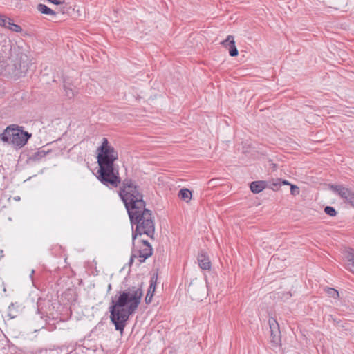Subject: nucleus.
<instances>
[{
  "label": "nucleus",
  "instance_id": "f257e3e1",
  "mask_svg": "<svg viewBox=\"0 0 354 354\" xmlns=\"http://www.w3.org/2000/svg\"><path fill=\"white\" fill-rule=\"evenodd\" d=\"M142 295L141 287L134 286L120 292L118 299L112 300L110 318L117 330H124L126 322L138 307Z\"/></svg>",
  "mask_w": 354,
  "mask_h": 354
},
{
  "label": "nucleus",
  "instance_id": "f03ea898",
  "mask_svg": "<svg viewBox=\"0 0 354 354\" xmlns=\"http://www.w3.org/2000/svg\"><path fill=\"white\" fill-rule=\"evenodd\" d=\"M118 159V151L104 138L97 149V162L99 166L97 178L107 187H118L121 183L118 167L115 162Z\"/></svg>",
  "mask_w": 354,
  "mask_h": 354
},
{
  "label": "nucleus",
  "instance_id": "7ed1b4c3",
  "mask_svg": "<svg viewBox=\"0 0 354 354\" xmlns=\"http://www.w3.org/2000/svg\"><path fill=\"white\" fill-rule=\"evenodd\" d=\"M128 214L131 223L136 225L135 230L133 232V244L138 236L146 234L153 239L155 232V225L151 211L145 208L144 205L141 208L131 207Z\"/></svg>",
  "mask_w": 354,
  "mask_h": 354
},
{
  "label": "nucleus",
  "instance_id": "20e7f679",
  "mask_svg": "<svg viewBox=\"0 0 354 354\" xmlns=\"http://www.w3.org/2000/svg\"><path fill=\"white\" fill-rule=\"evenodd\" d=\"M119 195L129 212L132 207L141 208L145 202L140 187L131 179L126 178L122 181L120 187Z\"/></svg>",
  "mask_w": 354,
  "mask_h": 354
},
{
  "label": "nucleus",
  "instance_id": "39448f33",
  "mask_svg": "<svg viewBox=\"0 0 354 354\" xmlns=\"http://www.w3.org/2000/svg\"><path fill=\"white\" fill-rule=\"evenodd\" d=\"M30 137L31 133L24 131L16 125L8 127L0 135V138L3 142H10L13 145L19 148L24 147Z\"/></svg>",
  "mask_w": 354,
  "mask_h": 354
},
{
  "label": "nucleus",
  "instance_id": "423d86ee",
  "mask_svg": "<svg viewBox=\"0 0 354 354\" xmlns=\"http://www.w3.org/2000/svg\"><path fill=\"white\" fill-rule=\"evenodd\" d=\"M141 243L142 245L140 249H133L129 261L130 265L133 263L134 259H138L140 263L152 255L153 250L149 243L145 240H142Z\"/></svg>",
  "mask_w": 354,
  "mask_h": 354
},
{
  "label": "nucleus",
  "instance_id": "0eeeda50",
  "mask_svg": "<svg viewBox=\"0 0 354 354\" xmlns=\"http://www.w3.org/2000/svg\"><path fill=\"white\" fill-rule=\"evenodd\" d=\"M331 189L337 192L343 199L354 207V192L342 185H331Z\"/></svg>",
  "mask_w": 354,
  "mask_h": 354
},
{
  "label": "nucleus",
  "instance_id": "6e6552de",
  "mask_svg": "<svg viewBox=\"0 0 354 354\" xmlns=\"http://www.w3.org/2000/svg\"><path fill=\"white\" fill-rule=\"evenodd\" d=\"M221 44L226 48L229 49V54L232 57L238 55V50L235 46L234 36L228 35L227 38L221 42Z\"/></svg>",
  "mask_w": 354,
  "mask_h": 354
},
{
  "label": "nucleus",
  "instance_id": "1a4fd4ad",
  "mask_svg": "<svg viewBox=\"0 0 354 354\" xmlns=\"http://www.w3.org/2000/svg\"><path fill=\"white\" fill-rule=\"evenodd\" d=\"M37 9L38 11H39L42 14L51 15V16H55L57 13H65L64 7L60 8L58 11H55L53 9L48 8L47 6L39 3L37 6Z\"/></svg>",
  "mask_w": 354,
  "mask_h": 354
},
{
  "label": "nucleus",
  "instance_id": "9d476101",
  "mask_svg": "<svg viewBox=\"0 0 354 354\" xmlns=\"http://www.w3.org/2000/svg\"><path fill=\"white\" fill-rule=\"evenodd\" d=\"M198 261L199 267L202 270H209L211 268V262L209 259V257L205 254V252H201L198 254Z\"/></svg>",
  "mask_w": 354,
  "mask_h": 354
},
{
  "label": "nucleus",
  "instance_id": "9b49d317",
  "mask_svg": "<svg viewBox=\"0 0 354 354\" xmlns=\"http://www.w3.org/2000/svg\"><path fill=\"white\" fill-rule=\"evenodd\" d=\"M345 257L348 261L346 268L354 274V250L351 248L347 250Z\"/></svg>",
  "mask_w": 354,
  "mask_h": 354
},
{
  "label": "nucleus",
  "instance_id": "f8f14e48",
  "mask_svg": "<svg viewBox=\"0 0 354 354\" xmlns=\"http://www.w3.org/2000/svg\"><path fill=\"white\" fill-rule=\"evenodd\" d=\"M266 181H254L250 183V187L251 191L254 194H258L266 187Z\"/></svg>",
  "mask_w": 354,
  "mask_h": 354
},
{
  "label": "nucleus",
  "instance_id": "ddd939ff",
  "mask_svg": "<svg viewBox=\"0 0 354 354\" xmlns=\"http://www.w3.org/2000/svg\"><path fill=\"white\" fill-rule=\"evenodd\" d=\"M156 281L151 278L150 281V286L149 287L147 295L145 297V302L146 304H149L151 301L152 297L153 296V293L155 292L156 288Z\"/></svg>",
  "mask_w": 354,
  "mask_h": 354
},
{
  "label": "nucleus",
  "instance_id": "4468645a",
  "mask_svg": "<svg viewBox=\"0 0 354 354\" xmlns=\"http://www.w3.org/2000/svg\"><path fill=\"white\" fill-rule=\"evenodd\" d=\"M198 287L200 288L199 290L204 291L205 286L203 282L198 281L196 279L193 280L189 285L188 286V291L190 292H194L196 290V288Z\"/></svg>",
  "mask_w": 354,
  "mask_h": 354
},
{
  "label": "nucleus",
  "instance_id": "2eb2a0df",
  "mask_svg": "<svg viewBox=\"0 0 354 354\" xmlns=\"http://www.w3.org/2000/svg\"><path fill=\"white\" fill-rule=\"evenodd\" d=\"M192 192L189 189L187 188L181 189L178 192V196L180 199L185 201L188 203L192 199Z\"/></svg>",
  "mask_w": 354,
  "mask_h": 354
},
{
  "label": "nucleus",
  "instance_id": "dca6fc26",
  "mask_svg": "<svg viewBox=\"0 0 354 354\" xmlns=\"http://www.w3.org/2000/svg\"><path fill=\"white\" fill-rule=\"evenodd\" d=\"M281 185H291L288 181L284 180H281V179H277L275 181H273L270 185V187L273 190H277Z\"/></svg>",
  "mask_w": 354,
  "mask_h": 354
},
{
  "label": "nucleus",
  "instance_id": "f3484780",
  "mask_svg": "<svg viewBox=\"0 0 354 354\" xmlns=\"http://www.w3.org/2000/svg\"><path fill=\"white\" fill-rule=\"evenodd\" d=\"M280 333H280L279 330H277V333L274 330H270V335H271V338H272L271 342L274 345H277L280 342V340H281Z\"/></svg>",
  "mask_w": 354,
  "mask_h": 354
},
{
  "label": "nucleus",
  "instance_id": "a211bd4d",
  "mask_svg": "<svg viewBox=\"0 0 354 354\" xmlns=\"http://www.w3.org/2000/svg\"><path fill=\"white\" fill-rule=\"evenodd\" d=\"M6 28L15 32H21L22 30L21 26L14 24L11 19H10Z\"/></svg>",
  "mask_w": 354,
  "mask_h": 354
},
{
  "label": "nucleus",
  "instance_id": "6ab92c4d",
  "mask_svg": "<svg viewBox=\"0 0 354 354\" xmlns=\"http://www.w3.org/2000/svg\"><path fill=\"white\" fill-rule=\"evenodd\" d=\"M13 66L15 67V69L11 72L10 70V66H8V72L15 77H21V75H23L26 72L25 71H21V69H18L17 68V64H15L13 65Z\"/></svg>",
  "mask_w": 354,
  "mask_h": 354
},
{
  "label": "nucleus",
  "instance_id": "aec40b11",
  "mask_svg": "<svg viewBox=\"0 0 354 354\" xmlns=\"http://www.w3.org/2000/svg\"><path fill=\"white\" fill-rule=\"evenodd\" d=\"M47 153L48 152L45 151L44 150L38 151L32 155V159L35 161L39 160L44 158Z\"/></svg>",
  "mask_w": 354,
  "mask_h": 354
},
{
  "label": "nucleus",
  "instance_id": "412c9836",
  "mask_svg": "<svg viewBox=\"0 0 354 354\" xmlns=\"http://www.w3.org/2000/svg\"><path fill=\"white\" fill-rule=\"evenodd\" d=\"M269 326L270 330H274L277 333V330H279V324L277 320L274 318H270L268 320Z\"/></svg>",
  "mask_w": 354,
  "mask_h": 354
},
{
  "label": "nucleus",
  "instance_id": "4be33fe9",
  "mask_svg": "<svg viewBox=\"0 0 354 354\" xmlns=\"http://www.w3.org/2000/svg\"><path fill=\"white\" fill-rule=\"evenodd\" d=\"M326 292L328 295V296L330 297L337 298L339 297L338 291L337 290L334 289V288H328L326 290Z\"/></svg>",
  "mask_w": 354,
  "mask_h": 354
},
{
  "label": "nucleus",
  "instance_id": "5701e85b",
  "mask_svg": "<svg viewBox=\"0 0 354 354\" xmlns=\"http://www.w3.org/2000/svg\"><path fill=\"white\" fill-rule=\"evenodd\" d=\"M324 212L326 214L330 216H335L337 214L336 210L330 206H327L324 209Z\"/></svg>",
  "mask_w": 354,
  "mask_h": 354
},
{
  "label": "nucleus",
  "instance_id": "b1692460",
  "mask_svg": "<svg viewBox=\"0 0 354 354\" xmlns=\"http://www.w3.org/2000/svg\"><path fill=\"white\" fill-rule=\"evenodd\" d=\"M65 92L67 97L69 98L73 97L75 95V91H74L73 88L65 86Z\"/></svg>",
  "mask_w": 354,
  "mask_h": 354
},
{
  "label": "nucleus",
  "instance_id": "393cba45",
  "mask_svg": "<svg viewBox=\"0 0 354 354\" xmlns=\"http://www.w3.org/2000/svg\"><path fill=\"white\" fill-rule=\"evenodd\" d=\"M9 20L10 18L6 17L5 15H0V26L6 28Z\"/></svg>",
  "mask_w": 354,
  "mask_h": 354
},
{
  "label": "nucleus",
  "instance_id": "a878e982",
  "mask_svg": "<svg viewBox=\"0 0 354 354\" xmlns=\"http://www.w3.org/2000/svg\"><path fill=\"white\" fill-rule=\"evenodd\" d=\"M290 192L292 195H297L299 194V189L296 185H290Z\"/></svg>",
  "mask_w": 354,
  "mask_h": 354
},
{
  "label": "nucleus",
  "instance_id": "bb28decb",
  "mask_svg": "<svg viewBox=\"0 0 354 354\" xmlns=\"http://www.w3.org/2000/svg\"><path fill=\"white\" fill-rule=\"evenodd\" d=\"M50 3L55 5H62L64 3L65 0H48Z\"/></svg>",
  "mask_w": 354,
  "mask_h": 354
},
{
  "label": "nucleus",
  "instance_id": "cd10ccee",
  "mask_svg": "<svg viewBox=\"0 0 354 354\" xmlns=\"http://www.w3.org/2000/svg\"><path fill=\"white\" fill-rule=\"evenodd\" d=\"M334 8H335L336 9H339L341 8V5H339V4H335L334 5Z\"/></svg>",
  "mask_w": 354,
  "mask_h": 354
},
{
  "label": "nucleus",
  "instance_id": "c85d7f7f",
  "mask_svg": "<svg viewBox=\"0 0 354 354\" xmlns=\"http://www.w3.org/2000/svg\"><path fill=\"white\" fill-rule=\"evenodd\" d=\"M111 290V285L109 284L108 286V292H109Z\"/></svg>",
  "mask_w": 354,
  "mask_h": 354
},
{
  "label": "nucleus",
  "instance_id": "c756f323",
  "mask_svg": "<svg viewBox=\"0 0 354 354\" xmlns=\"http://www.w3.org/2000/svg\"><path fill=\"white\" fill-rule=\"evenodd\" d=\"M213 180H209V181L208 182V184H209V185H210Z\"/></svg>",
  "mask_w": 354,
  "mask_h": 354
},
{
  "label": "nucleus",
  "instance_id": "7c9ffc66",
  "mask_svg": "<svg viewBox=\"0 0 354 354\" xmlns=\"http://www.w3.org/2000/svg\"><path fill=\"white\" fill-rule=\"evenodd\" d=\"M34 274V270H32V272H31V276Z\"/></svg>",
  "mask_w": 354,
  "mask_h": 354
}]
</instances>
